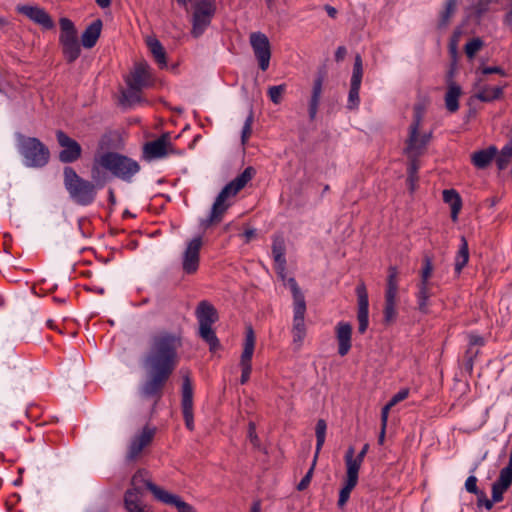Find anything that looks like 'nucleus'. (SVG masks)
I'll return each instance as SVG.
<instances>
[{"label": "nucleus", "mask_w": 512, "mask_h": 512, "mask_svg": "<svg viewBox=\"0 0 512 512\" xmlns=\"http://www.w3.org/2000/svg\"><path fill=\"white\" fill-rule=\"evenodd\" d=\"M354 448L349 447L345 454L346 464V480L354 484L358 483V473L361 467V462L354 459Z\"/></svg>", "instance_id": "cd10ccee"}, {"label": "nucleus", "mask_w": 512, "mask_h": 512, "mask_svg": "<svg viewBox=\"0 0 512 512\" xmlns=\"http://www.w3.org/2000/svg\"><path fill=\"white\" fill-rule=\"evenodd\" d=\"M398 271L394 266L388 269V277L385 291V305L383 310V321L385 324H391L397 316L396 298L398 294Z\"/></svg>", "instance_id": "9d476101"}, {"label": "nucleus", "mask_w": 512, "mask_h": 512, "mask_svg": "<svg viewBox=\"0 0 512 512\" xmlns=\"http://www.w3.org/2000/svg\"><path fill=\"white\" fill-rule=\"evenodd\" d=\"M423 267L420 271V282H429V278L433 272V261L432 258L425 254L422 259Z\"/></svg>", "instance_id": "c03bdc74"}, {"label": "nucleus", "mask_w": 512, "mask_h": 512, "mask_svg": "<svg viewBox=\"0 0 512 512\" xmlns=\"http://www.w3.org/2000/svg\"><path fill=\"white\" fill-rule=\"evenodd\" d=\"M149 79L148 66L146 64H138L127 78V85L134 90H142L148 85Z\"/></svg>", "instance_id": "b1692460"}, {"label": "nucleus", "mask_w": 512, "mask_h": 512, "mask_svg": "<svg viewBox=\"0 0 512 512\" xmlns=\"http://www.w3.org/2000/svg\"><path fill=\"white\" fill-rule=\"evenodd\" d=\"M182 413L186 427L192 431L194 429L193 409H182Z\"/></svg>", "instance_id": "bf43d9fd"}, {"label": "nucleus", "mask_w": 512, "mask_h": 512, "mask_svg": "<svg viewBox=\"0 0 512 512\" xmlns=\"http://www.w3.org/2000/svg\"><path fill=\"white\" fill-rule=\"evenodd\" d=\"M293 312H294L293 327H292L293 341H294V343H298L299 345H301L306 336V327H305V323H304L306 304L294 305Z\"/></svg>", "instance_id": "412c9836"}, {"label": "nucleus", "mask_w": 512, "mask_h": 512, "mask_svg": "<svg viewBox=\"0 0 512 512\" xmlns=\"http://www.w3.org/2000/svg\"><path fill=\"white\" fill-rule=\"evenodd\" d=\"M17 13L26 16L34 24L40 26L43 30H52L55 28V22L50 14L38 5H17Z\"/></svg>", "instance_id": "ddd939ff"}, {"label": "nucleus", "mask_w": 512, "mask_h": 512, "mask_svg": "<svg viewBox=\"0 0 512 512\" xmlns=\"http://www.w3.org/2000/svg\"><path fill=\"white\" fill-rule=\"evenodd\" d=\"M468 344L473 347H482L485 345V339L478 334L470 333L468 335Z\"/></svg>", "instance_id": "052dcab7"}, {"label": "nucleus", "mask_w": 512, "mask_h": 512, "mask_svg": "<svg viewBox=\"0 0 512 512\" xmlns=\"http://www.w3.org/2000/svg\"><path fill=\"white\" fill-rule=\"evenodd\" d=\"M503 23L506 26H509L510 28H512V7H510V6H509L507 13L505 14V16L503 18Z\"/></svg>", "instance_id": "774afa93"}, {"label": "nucleus", "mask_w": 512, "mask_h": 512, "mask_svg": "<svg viewBox=\"0 0 512 512\" xmlns=\"http://www.w3.org/2000/svg\"><path fill=\"white\" fill-rule=\"evenodd\" d=\"M363 77V66H362V58L360 55H356L354 65H353V72L350 82V90L348 94V103L347 108L349 110H354L358 108L360 103L359 98V90L361 86V81Z\"/></svg>", "instance_id": "f3484780"}, {"label": "nucleus", "mask_w": 512, "mask_h": 512, "mask_svg": "<svg viewBox=\"0 0 512 512\" xmlns=\"http://www.w3.org/2000/svg\"><path fill=\"white\" fill-rule=\"evenodd\" d=\"M181 338L161 331L150 338L149 349L142 359L146 371V380L139 387V394L144 399H154L157 403L164 387L179 363L178 349Z\"/></svg>", "instance_id": "f257e3e1"}, {"label": "nucleus", "mask_w": 512, "mask_h": 512, "mask_svg": "<svg viewBox=\"0 0 512 512\" xmlns=\"http://www.w3.org/2000/svg\"><path fill=\"white\" fill-rule=\"evenodd\" d=\"M497 155V147L490 145L486 149L475 151L471 154V162L477 169H485L495 160Z\"/></svg>", "instance_id": "393cba45"}, {"label": "nucleus", "mask_w": 512, "mask_h": 512, "mask_svg": "<svg viewBox=\"0 0 512 512\" xmlns=\"http://www.w3.org/2000/svg\"><path fill=\"white\" fill-rule=\"evenodd\" d=\"M253 120H254V115H253V111L251 109L249 112V115L247 116V118L244 122L243 128H242L241 142L243 145L246 144L249 137L251 136Z\"/></svg>", "instance_id": "49530a36"}, {"label": "nucleus", "mask_w": 512, "mask_h": 512, "mask_svg": "<svg viewBox=\"0 0 512 512\" xmlns=\"http://www.w3.org/2000/svg\"><path fill=\"white\" fill-rule=\"evenodd\" d=\"M147 45L159 67H167L166 52L161 42L156 38H149L147 40Z\"/></svg>", "instance_id": "473e14b6"}, {"label": "nucleus", "mask_w": 512, "mask_h": 512, "mask_svg": "<svg viewBox=\"0 0 512 512\" xmlns=\"http://www.w3.org/2000/svg\"><path fill=\"white\" fill-rule=\"evenodd\" d=\"M508 488L501 486L500 484L494 482L492 484V500L497 503L503 500V494L507 491Z\"/></svg>", "instance_id": "864d4df0"}, {"label": "nucleus", "mask_w": 512, "mask_h": 512, "mask_svg": "<svg viewBox=\"0 0 512 512\" xmlns=\"http://www.w3.org/2000/svg\"><path fill=\"white\" fill-rule=\"evenodd\" d=\"M202 244L201 236L194 237L187 243L182 258V269L186 274H194L197 272Z\"/></svg>", "instance_id": "2eb2a0df"}, {"label": "nucleus", "mask_w": 512, "mask_h": 512, "mask_svg": "<svg viewBox=\"0 0 512 512\" xmlns=\"http://www.w3.org/2000/svg\"><path fill=\"white\" fill-rule=\"evenodd\" d=\"M102 25L101 19H96L86 27L81 36L83 47L90 49L96 45L101 34Z\"/></svg>", "instance_id": "a878e982"}, {"label": "nucleus", "mask_w": 512, "mask_h": 512, "mask_svg": "<svg viewBox=\"0 0 512 512\" xmlns=\"http://www.w3.org/2000/svg\"><path fill=\"white\" fill-rule=\"evenodd\" d=\"M286 90L284 84L271 86L268 89V96L274 104H279L282 100V95Z\"/></svg>", "instance_id": "09e8293b"}, {"label": "nucleus", "mask_w": 512, "mask_h": 512, "mask_svg": "<svg viewBox=\"0 0 512 512\" xmlns=\"http://www.w3.org/2000/svg\"><path fill=\"white\" fill-rule=\"evenodd\" d=\"M461 243L458 252L455 256V272L460 274L469 260V247L468 242L464 236H461Z\"/></svg>", "instance_id": "72a5a7b5"}, {"label": "nucleus", "mask_w": 512, "mask_h": 512, "mask_svg": "<svg viewBox=\"0 0 512 512\" xmlns=\"http://www.w3.org/2000/svg\"><path fill=\"white\" fill-rule=\"evenodd\" d=\"M336 339L338 342V354L345 356L349 353L352 343V326L348 322H339L335 328Z\"/></svg>", "instance_id": "4be33fe9"}, {"label": "nucleus", "mask_w": 512, "mask_h": 512, "mask_svg": "<svg viewBox=\"0 0 512 512\" xmlns=\"http://www.w3.org/2000/svg\"><path fill=\"white\" fill-rule=\"evenodd\" d=\"M327 424L324 419H319L316 423L315 427V435H316V450H315V460L318 459L319 453L324 445L325 437H326Z\"/></svg>", "instance_id": "4c0bfd02"}, {"label": "nucleus", "mask_w": 512, "mask_h": 512, "mask_svg": "<svg viewBox=\"0 0 512 512\" xmlns=\"http://www.w3.org/2000/svg\"><path fill=\"white\" fill-rule=\"evenodd\" d=\"M104 153L98 157H95L91 167V179L90 182L94 183L95 187L100 190L102 189L107 181L109 180V176L105 166L103 165Z\"/></svg>", "instance_id": "5701e85b"}, {"label": "nucleus", "mask_w": 512, "mask_h": 512, "mask_svg": "<svg viewBox=\"0 0 512 512\" xmlns=\"http://www.w3.org/2000/svg\"><path fill=\"white\" fill-rule=\"evenodd\" d=\"M407 156L410 160L408 169H407V171H408L407 182L410 185V190L413 191L415 189V183L418 181L417 173L419 170V162H418L419 156H415V155H407Z\"/></svg>", "instance_id": "58836bf2"}, {"label": "nucleus", "mask_w": 512, "mask_h": 512, "mask_svg": "<svg viewBox=\"0 0 512 512\" xmlns=\"http://www.w3.org/2000/svg\"><path fill=\"white\" fill-rule=\"evenodd\" d=\"M181 406L182 409H193V387L189 376L183 377Z\"/></svg>", "instance_id": "c9c22d12"}, {"label": "nucleus", "mask_w": 512, "mask_h": 512, "mask_svg": "<svg viewBox=\"0 0 512 512\" xmlns=\"http://www.w3.org/2000/svg\"><path fill=\"white\" fill-rule=\"evenodd\" d=\"M216 13L215 0H196L193 4L192 29L191 34L194 38H199L208 26Z\"/></svg>", "instance_id": "1a4fd4ad"}, {"label": "nucleus", "mask_w": 512, "mask_h": 512, "mask_svg": "<svg viewBox=\"0 0 512 512\" xmlns=\"http://www.w3.org/2000/svg\"><path fill=\"white\" fill-rule=\"evenodd\" d=\"M196 317L199 322V336L209 345L211 351L220 347L219 339L212 324L218 321V312L216 308L208 301L199 302L196 308Z\"/></svg>", "instance_id": "423d86ee"}, {"label": "nucleus", "mask_w": 512, "mask_h": 512, "mask_svg": "<svg viewBox=\"0 0 512 512\" xmlns=\"http://www.w3.org/2000/svg\"><path fill=\"white\" fill-rule=\"evenodd\" d=\"M169 144V134L164 133L154 141L146 142L143 146L142 157L146 161L160 159L167 155V145Z\"/></svg>", "instance_id": "6ab92c4d"}, {"label": "nucleus", "mask_w": 512, "mask_h": 512, "mask_svg": "<svg viewBox=\"0 0 512 512\" xmlns=\"http://www.w3.org/2000/svg\"><path fill=\"white\" fill-rule=\"evenodd\" d=\"M408 394V389H401L389 400L390 405L395 406L397 403L405 400L408 397Z\"/></svg>", "instance_id": "680f3d73"}, {"label": "nucleus", "mask_w": 512, "mask_h": 512, "mask_svg": "<svg viewBox=\"0 0 512 512\" xmlns=\"http://www.w3.org/2000/svg\"><path fill=\"white\" fill-rule=\"evenodd\" d=\"M476 496L478 507L484 506L487 510H491L493 508L495 502L492 499H488L484 491H481Z\"/></svg>", "instance_id": "5fc2aeb1"}, {"label": "nucleus", "mask_w": 512, "mask_h": 512, "mask_svg": "<svg viewBox=\"0 0 512 512\" xmlns=\"http://www.w3.org/2000/svg\"><path fill=\"white\" fill-rule=\"evenodd\" d=\"M255 174L256 170L252 166H248L240 175L225 185L212 205L210 216L201 221V226L207 229L211 225L221 222L223 215L232 205L229 198L236 196Z\"/></svg>", "instance_id": "7ed1b4c3"}, {"label": "nucleus", "mask_w": 512, "mask_h": 512, "mask_svg": "<svg viewBox=\"0 0 512 512\" xmlns=\"http://www.w3.org/2000/svg\"><path fill=\"white\" fill-rule=\"evenodd\" d=\"M432 138V132L424 133L419 137L415 136V141L413 143L410 142V135L408 136V139L406 140V148L405 153L407 155H415V156H421L424 151L426 150V147L428 143L430 142Z\"/></svg>", "instance_id": "bb28decb"}, {"label": "nucleus", "mask_w": 512, "mask_h": 512, "mask_svg": "<svg viewBox=\"0 0 512 512\" xmlns=\"http://www.w3.org/2000/svg\"><path fill=\"white\" fill-rule=\"evenodd\" d=\"M479 354V349L468 344V348L465 352V358L475 359Z\"/></svg>", "instance_id": "0e129e2a"}, {"label": "nucleus", "mask_w": 512, "mask_h": 512, "mask_svg": "<svg viewBox=\"0 0 512 512\" xmlns=\"http://www.w3.org/2000/svg\"><path fill=\"white\" fill-rule=\"evenodd\" d=\"M255 236H256V230L253 228L246 229L243 233V237L245 238L246 243L250 242Z\"/></svg>", "instance_id": "338daca9"}, {"label": "nucleus", "mask_w": 512, "mask_h": 512, "mask_svg": "<svg viewBox=\"0 0 512 512\" xmlns=\"http://www.w3.org/2000/svg\"><path fill=\"white\" fill-rule=\"evenodd\" d=\"M56 139L58 144L62 147V150L58 155L60 162L69 164L74 163L80 159L82 155V148L76 140L69 137L62 130H58L56 132Z\"/></svg>", "instance_id": "9b49d317"}, {"label": "nucleus", "mask_w": 512, "mask_h": 512, "mask_svg": "<svg viewBox=\"0 0 512 512\" xmlns=\"http://www.w3.org/2000/svg\"><path fill=\"white\" fill-rule=\"evenodd\" d=\"M59 25V43L62 47V53L68 63H73L78 59L81 53L76 27L74 23L66 17L60 18Z\"/></svg>", "instance_id": "6e6552de"}, {"label": "nucleus", "mask_w": 512, "mask_h": 512, "mask_svg": "<svg viewBox=\"0 0 512 512\" xmlns=\"http://www.w3.org/2000/svg\"><path fill=\"white\" fill-rule=\"evenodd\" d=\"M493 0H477L474 5V13L478 20L482 18V16L489 10L490 4Z\"/></svg>", "instance_id": "3c124183"}, {"label": "nucleus", "mask_w": 512, "mask_h": 512, "mask_svg": "<svg viewBox=\"0 0 512 512\" xmlns=\"http://www.w3.org/2000/svg\"><path fill=\"white\" fill-rule=\"evenodd\" d=\"M250 44L258 61L259 68L266 71L270 64L271 47L268 37L261 32L250 34Z\"/></svg>", "instance_id": "f8f14e48"}, {"label": "nucleus", "mask_w": 512, "mask_h": 512, "mask_svg": "<svg viewBox=\"0 0 512 512\" xmlns=\"http://www.w3.org/2000/svg\"><path fill=\"white\" fill-rule=\"evenodd\" d=\"M130 488L124 494V507L127 512H145L143 506H147L142 501L144 490H148L153 498L162 502L168 491L154 484L150 478V473L146 469H138L131 478Z\"/></svg>", "instance_id": "f03ea898"}, {"label": "nucleus", "mask_w": 512, "mask_h": 512, "mask_svg": "<svg viewBox=\"0 0 512 512\" xmlns=\"http://www.w3.org/2000/svg\"><path fill=\"white\" fill-rule=\"evenodd\" d=\"M18 151L27 167L42 168L50 159L48 147L36 137L19 135Z\"/></svg>", "instance_id": "39448f33"}, {"label": "nucleus", "mask_w": 512, "mask_h": 512, "mask_svg": "<svg viewBox=\"0 0 512 512\" xmlns=\"http://www.w3.org/2000/svg\"><path fill=\"white\" fill-rule=\"evenodd\" d=\"M155 428L145 426L140 434L135 435L129 444L126 460L133 462L138 459L143 449L151 444L155 436Z\"/></svg>", "instance_id": "dca6fc26"}, {"label": "nucleus", "mask_w": 512, "mask_h": 512, "mask_svg": "<svg viewBox=\"0 0 512 512\" xmlns=\"http://www.w3.org/2000/svg\"><path fill=\"white\" fill-rule=\"evenodd\" d=\"M462 94V89L459 84L451 83L450 87H447L445 94V107L446 109L454 113L459 109V97Z\"/></svg>", "instance_id": "c756f323"}, {"label": "nucleus", "mask_w": 512, "mask_h": 512, "mask_svg": "<svg viewBox=\"0 0 512 512\" xmlns=\"http://www.w3.org/2000/svg\"><path fill=\"white\" fill-rule=\"evenodd\" d=\"M506 86L507 84L494 88L485 87L476 94V98L482 102H492L494 100L500 99L503 96V88Z\"/></svg>", "instance_id": "e433bc0d"}, {"label": "nucleus", "mask_w": 512, "mask_h": 512, "mask_svg": "<svg viewBox=\"0 0 512 512\" xmlns=\"http://www.w3.org/2000/svg\"><path fill=\"white\" fill-rule=\"evenodd\" d=\"M443 200L451 207V218L456 221L458 214L462 207V200L458 192L454 189H447L443 191Z\"/></svg>", "instance_id": "7c9ffc66"}, {"label": "nucleus", "mask_w": 512, "mask_h": 512, "mask_svg": "<svg viewBox=\"0 0 512 512\" xmlns=\"http://www.w3.org/2000/svg\"><path fill=\"white\" fill-rule=\"evenodd\" d=\"M356 294L358 300V332L364 334L369 325V299L366 286L363 282L357 285Z\"/></svg>", "instance_id": "a211bd4d"}, {"label": "nucleus", "mask_w": 512, "mask_h": 512, "mask_svg": "<svg viewBox=\"0 0 512 512\" xmlns=\"http://www.w3.org/2000/svg\"><path fill=\"white\" fill-rule=\"evenodd\" d=\"M286 246L282 236H275L272 243V254L274 261L277 265V269L283 272L286 267L285 258Z\"/></svg>", "instance_id": "c85d7f7f"}, {"label": "nucleus", "mask_w": 512, "mask_h": 512, "mask_svg": "<svg viewBox=\"0 0 512 512\" xmlns=\"http://www.w3.org/2000/svg\"><path fill=\"white\" fill-rule=\"evenodd\" d=\"M482 74L488 75V74H499L500 76H507V73L504 69H502L500 66H483L478 69Z\"/></svg>", "instance_id": "6e6d98bb"}, {"label": "nucleus", "mask_w": 512, "mask_h": 512, "mask_svg": "<svg viewBox=\"0 0 512 512\" xmlns=\"http://www.w3.org/2000/svg\"><path fill=\"white\" fill-rule=\"evenodd\" d=\"M255 348V333L252 326L246 327L245 342L243 352L241 354L240 366L242 368V374L240 378L241 384H245L252 371L251 360L253 357Z\"/></svg>", "instance_id": "4468645a"}, {"label": "nucleus", "mask_w": 512, "mask_h": 512, "mask_svg": "<svg viewBox=\"0 0 512 512\" xmlns=\"http://www.w3.org/2000/svg\"><path fill=\"white\" fill-rule=\"evenodd\" d=\"M512 161V148L503 146L500 151L497 150L496 165L499 170H505Z\"/></svg>", "instance_id": "ea45409f"}, {"label": "nucleus", "mask_w": 512, "mask_h": 512, "mask_svg": "<svg viewBox=\"0 0 512 512\" xmlns=\"http://www.w3.org/2000/svg\"><path fill=\"white\" fill-rule=\"evenodd\" d=\"M431 283L430 282H419L417 292V304L418 310L421 313H428L429 309V298L431 297Z\"/></svg>", "instance_id": "2f4dec72"}, {"label": "nucleus", "mask_w": 512, "mask_h": 512, "mask_svg": "<svg viewBox=\"0 0 512 512\" xmlns=\"http://www.w3.org/2000/svg\"><path fill=\"white\" fill-rule=\"evenodd\" d=\"M477 478L476 476H469L465 482V488L466 490L469 492V493H472V494H475L477 495L478 493H480L482 490L478 489L477 487Z\"/></svg>", "instance_id": "4d7b16f0"}, {"label": "nucleus", "mask_w": 512, "mask_h": 512, "mask_svg": "<svg viewBox=\"0 0 512 512\" xmlns=\"http://www.w3.org/2000/svg\"><path fill=\"white\" fill-rule=\"evenodd\" d=\"M483 46V41L480 38H473L465 45V53L468 58H473L475 54Z\"/></svg>", "instance_id": "8fccbe9b"}, {"label": "nucleus", "mask_w": 512, "mask_h": 512, "mask_svg": "<svg viewBox=\"0 0 512 512\" xmlns=\"http://www.w3.org/2000/svg\"><path fill=\"white\" fill-rule=\"evenodd\" d=\"M162 504L175 507L178 512H196L195 508L176 494L168 492Z\"/></svg>", "instance_id": "f704fd0d"}, {"label": "nucleus", "mask_w": 512, "mask_h": 512, "mask_svg": "<svg viewBox=\"0 0 512 512\" xmlns=\"http://www.w3.org/2000/svg\"><path fill=\"white\" fill-rule=\"evenodd\" d=\"M347 54V49L344 46H339L335 52V60L337 62L342 61Z\"/></svg>", "instance_id": "69168bd1"}, {"label": "nucleus", "mask_w": 512, "mask_h": 512, "mask_svg": "<svg viewBox=\"0 0 512 512\" xmlns=\"http://www.w3.org/2000/svg\"><path fill=\"white\" fill-rule=\"evenodd\" d=\"M63 184L74 204L85 207L95 202L98 189L90 180L81 177L73 167L63 168Z\"/></svg>", "instance_id": "20e7f679"}, {"label": "nucleus", "mask_w": 512, "mask_h": 512, "mask_svg": "<svg viewBox=\"0 0 512 512\" xmlns=\"http://www.w3.org/2000/svg\"><path fill=\"white\" fill-rule=\"evenodd\" d=\"M102 162L107 171L125 182H131L132 178L140 171L137 161L118 152H105Z\"/></svg>", "instance_id": "0eeeda50"}, {"label": "nucleus", "mask_w": 512, "mask_h": 512, "mask_svg": "<svg viewBox=\"0 0 512 512\" xmlns=\"http://www.w3.org/2000/svg\"><path fill=\"white\" fill-rule=\"evenodd\" d=\"M356 485L357 484L345 481V484L339 493V499L337 502L339 508H343L345 506V504L349 500L351 491L355 488Z\"/></svg>", "instance_id": "a18cd8bd"}, {"label": "nucleus", "mask_w": 512, "mask_h": 512, "mask_svg": "<svg viewBox=\"0 0 512 512\" xmlns=\"http://www.w3.org/2000/svg\"><path fill=\"white\" fill-rule=\"evenodd\" d=\"M316 462H317V460H315V457H314L310 469L307 471V473L304 475V477L298 483L297 490L303 491L309 486L313 472H314V468L316 466Z\"/></svg>", "instance_id": "603ef678"}, {"label": "nucleus", "mask_w": 512, "mask_h": 512, "mask_svg": "<svg viewBox=\"0 0 512 512\" xmlns=\"http://www.w3.org/2000/svg\"><path fill=\"white\" fill-rule=\"evenodd\" d=\"M288 285L291 289L292 296H293V306L294 305H302L306 304L305 297L303 293L301 292L295 278L291 277L288 279Z\"/></svg>", "instance_id": "37998d69"}, {"label": "nucleus", "mask_w": 512, "mask_h": 512, "mask_svg": "<svg viewBox=\"0 0 512 512\" xmlns=\"http://www.w3.org/2000/svg\"><path fill=\"white\" fill-rule=\"evenodd\" d=\"M459 0H447L445 3V9L440 14L439 26H446L455 13L456 7Z\"/></svg>", "instance_id": "79ce46f5"}, {"label": "nucleus", "mask_w": 512, "mask_h": 512, "mask_svg": "<svg viewBox=\"0 0 512 512\" xmlns=\"http://www.w3.org/2000/svg\"><path fill=\"white\" fill-rule=\"evenodd\" d=\"M325 71L319 70L312 85L311 95L308 100V114L311 121L315 120L323 92Z\"/></svg>", "instance_id": "aec40b11"}, {"label": "nucleus", "mask_w": 512, "mask_h": 512, "mask_svg": "<svg viewBox=\"0 0 512 512\" xmlns=\"http://www.w3.org/2000/svg\"><path fill=\"white\" fill-rule=\"evenodd\" d=\"M496 483L509 488L512 484V468L507 465L503 469H501L499 478L495 481Z\"/></svg>", "instance_id": "de8ad7c7"}, {"label": "nucleus", "mask_w": 512, "mask_h": 512, "mask_svg": "<svg viewBox=\"0 0 512 512\" xmlns=\"http://www.w3.org/2000/svg\"><path fill=\"white\" fill-rule=\"evenodd\" d=\"M140 91L141 90H134V89L128 87V90L123 93V97L125 98V100L128 103L133 104V103L139 101V98H140L139 93H140Z\"/></svg>", "instance_id": "13d9d810"}, {"label": "nucleus", "mask_w": 512, "mask_h": 512, "mask_svg": "<svg viewBox=\"0 0 512 512\" xmlns=\"http://www.w3.org/2000/svg\"><path fill=\"white\" fill-rule=\"evenodd\" d=\"M422 118H423L422 110L419 106H416L414 108L413 121L409 127L411 143H413L415 141V139H414L415 136H418Z\"/></svg>", "instance_id": "a19ab883"}, {"label": "nucleus", "mask_w": 512, "mask_h": 512, "mask_svg": "<svg viewBox=\"0 0 512 512\" xmlns=\"http://www.w3.org/2000/svg\"><path fill=\"white\" fill-rule=\"evenodd\" d=\"M393 406L388 402L381 410V426L386 427L388 421V414Z\"/></svg>", "instance_id": "e2e57ef3"}]
</instances>
